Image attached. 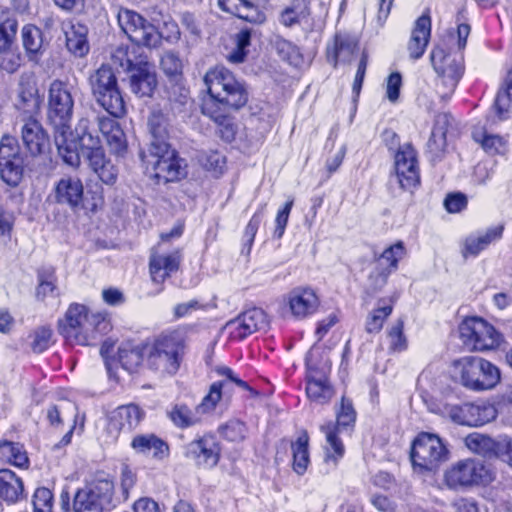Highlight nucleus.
Instances as JSON below:
<instances>
[{"label": "nucleus", "mask_w": 512, "mask_h": 512, "mask_svg": "<svg viewBox=\"0 0 512 512\" xmlns=\"http://www.w3.org/2000/svg\"><path fill=\"white\" fill-rule=\"evenodd\" d=\"M470 34V26L466 23L457 25L448 35L451 52H445L442 47H436L431 52V62L439 76L437 81V93L443 100H447L454 93L459 80L463 75L462 50L466 47Z\"/></svg>", "instance_id": "1"}, {"label": "nucleus", "mask_w": 512, "mask_h": 512, "mask_svg": "<svg viewBox=\"0 0 512 512\" xmlns=\"http://www.w3.org/2000/svg\"><path fill=\"white\" fill-rule=\"evenodd\" d=\"M48 118L54 127V141L59 155L65 163L74 165L78 162L76 143L68 139L71 135L70 121L73 113L74 100L68 85L55 80L49 89Z\"/></svg>", "instance_id": "2"}, {"label": "nucleus", "mask_w": 512, "mask_h": 512, "mask_svg": "<svg viewBox=\"0 0 512 512\" xmlns=\"http://www.w3.org/2000/svg\"><path fill=\"white\" fill-rule=\"evenodd\" d=\"M111 328L106 316L91 313L81 304H71L64 319L59 321V332L70 345L88 346Z\"/></svg>", "instance_id": "3"}, {"label": "nucleus", "mask_w": 512, "mask_h": 512, "mask_svg": "<svg viewBox=\"0 0 512 512\" xmlns=\"http://www.w3.org/2000/svg\"><path fill=\"white\" fill-rule=\"evenodd\" d=\"M185 350L186 342L181 332H163L146 342V365L161 376H173L181 366Z\"/></svg>", "instance_id": "4"}, {"label": "nucleus", "mask_w": 512, "mask_h": 512, "mask_svg": "<svg viewBox=\"0 0 512 512\" xmlns=\"http://www.w3.org/2000/svg\"><path fill=\"white\" fill-rule=\"evenodd\" d=\"M356 411L350 399L342 397L339 408L336 410V422L328 421L321 425L320 430L325 435L324 446V472L329 473L336 469L339 461L345 454V446L341 435L350 433L356 422Z\"/></svg>", "instance_id": "5"}, {"label": "nucleus", "mask_w": 512, "mask_h": 512, "mask_svg": "<svg viewBox=\"0 0 512 512\" xmlns=\"http://www.w3.org/2000/svg\"><path fill=\"white\" fill-rule=\"evenodd\" d=\"M145 172L158 182H174L186 176V165L167 141L150 144L141 153Z\"/></svg>", "instance_id": "6"}, {"label": "nucleus", "mask_w": 512, "mask_h": 512, "mask_svg": "<svg viewBox=\"0 0 512 512\" xmlns=\"http://www.w3.org/2000/svg\"><path fill=\"white\" fill-rule=\"evenodd\" d=\"M451 373L464 387L473 391L492 389L500 381V370L496 365L474 356L454 360Z\"/></svg>", "instance_id": "7"}, {"label": "nucleus", "mask_w": 512, "mask_h": 512, "mask_svg": "<svg viewBox=\"0 0 512 512\" xmlns=\"http://www.w3.org/2000/svg\"><path fill=\"white\" fill-rule=\"evenodd\" d=\"M493 471L482 461L468 458L450 465L443 474V482L450 490H468L493 482Z\"/></svg>", "instance_id": "8"}, {"label": "nucleus", "mask_w": 512, "mask_h": 512, "mask_svg": "<svg viewBox=\"0 0 512 512\" xmlns=\"http://www.w3.org/2000/svg\"><path fill=\"white\" fill-rule=\"evenodd\" d=\"M114 482L108 477H95L78 488L73 496V512H107L115 504Z\"/></svg>", "instance_id": "9"}, {"label": "nucleus", "mask_w": 512, "mask_h": 512, "mask_svg": "<svg viewBox=\"0 0 512 512\" xmlns=\"http://www.w3.org/2000/svg\"><path fill=\"white\" fill-rule=\"evenodd\" d=\"M449 454L447 444L438 435L421 432L412 443L411 461L418 473L435 472Z\"/></svg>", "instance_id": "10"}, {"label": "nucleus", "mask_w": 512, "mask_h": 512, "mask_svg": "<svg viewBox=\"0 0 512 512\" xmlns=\"http://www.w3.org/2000/svg\"><path fill=\"white\" fill-rule=\"evenodd\" d=\"M89 84L97 103L113 117L125 114V103L113 69L102 65L89 77Z\"/></svg>", "instance_id": "11"}, {"label": "nucleus", "mask_w": 512, "mask_h": 512, "mask_svg": "<svg viewBox=\"0 0 512 512\" xmlns=\"http://www.w3.org/2000/svg\"><path fill=\"white\" fill-rule=\"evenodd\" d=\"M204 83L210 96L222 98L235 110L243 107L248 101V93L244 84L225 67L216 66L204 77Z\"/></svg>", "instance_id": "12"}, {"label": "nucleus", "mask_w": 512, "mask_h": 512, "mask_svg": "<svg viewBox=\"0 0 512 512\" xmlns=\"http://www.w3.org/2000/svg\"><path fill=\"white\" fill-rule=\"evenodd\" d=\"M459 334L468 350L486 351L496 348L501 336L496 329L480 317H468L459 325Z\"/></svg>", "instance_id": "13"}, {"label": "nucleus", "mask_w": 512, "mask_h": 512, "mask_svg": "<svg viewBox=\"0 0 512 512\" xmlns=\"http://www.w3.org/2000/svg\"><path fill=\"white\" fill-rule=\"evenodd\" d=\"M114 63L130 71V89L138 97L152 96L156 86L157 77L153 67L147 62H140L134 66L124 48H118L112 55Z\"/></svg>", "instance_id": "14"}, {"label": "nucleus", "mask_w": 512, "mask_h": 512, "mask_svg": "<svg viewBox=\"0 0 512 512\" xmlns=\"http://www.w3.org/2000/svg\"><path fill=\"white\" fill-rule=\"evenodd\" d=\"M118 23L128 38L139 46L156 47L161 35L154 25L135 11L123 9L118 13Z\"/></svg>", "instance_id": "15"}, {"label": "nucleus", "mask_w": 512, "mask_h": 512, "mask_svg": "<svg viewBox=\"0 0 512 512\" xmlns=\"http://www.w3.org/2000/svg\"><path fill=\"white\" fill-rule=\"evenodd\" d=\"M184 455L196 466L204 469L214 468L221 456V445L213 434H204L185 446Z\"/></svg>", "instance_id": "16"}, {"label": "nucleus", "mask_w": 512, "mask_h": 512, "mask_svg": "<svg viewBox=\"0 0 512 512\" xmlns=\"http://www.w3.org/2000/svg\"><path fill=\"white\" fill-rule=\"evenodd\" d=\"M1 178L10 186H17L23 175V159L19 147L12 137H3L0 142Z\"/></svg>", "instance_id": "17"}, {"label": "nucleus", "mask_w": 512, "mask_h": 512, "mask_svg": "<svg viewBox=\"0 0 512 512\" xmlns=\"http://www.w3.org/2000/svg\"><path fill=\"white\" fill-rule=\"evenodd\" d=\"M395 172L401 188L409 190L420 182L417 153L410 144L400 146L395 154Z\"/></svg>", "instance_id": "18"}, {"label": "nucleus", "mask_w": 512, "mask_h": 512, "mask_svg": "<svg viewBox=\"0 0 512 512\" xmlns=\"http://www.w3.org/2000/svg\"><path fill=\"white\" fill-rule=\"evenodd\" d=\"M268 326L266 313L261 308H251L226 324L230 336L242 340Z\"/></svg>", "instance_id": "19"}, {"label": "nucleus", "mask_w": 512, "mask_h": 512, "mask_svg": "<svg viewBox=\"0 0 512 512\" xmlns=\"http://www.w3.org/2000/svg\"><path fill=\"white\" fill-rule=\"evenodd\" d=\"M56 203L66 205L72 210L82 207L84 186L82 180L76 176H64L56 182L54 189Z\"/></svg>", "instance_id": "20"}, {"label": "nucleus", "mask_w": 512, "mask_h": 512, "mask_svg": "<svg viewBox=\"0 0 512 512\" xmlns=\"http://www.w3.org/2000/svg\"><path fill=\"white\" fill-rule=\"evenodd\" d=\"M222 98L224 97L216 98L209 95L208 98L204 99L201 110L204 115L223 127L221 129L222 136L227 141H231L234 138L235 130L229 118V111L234 108Z\"/></svg>", "instance_id": "21"}, {"label": "nucleus", "mask_w": 512, "mask_h": 512, "mask_svg": "<svg viewBox=\"0 0 512 512\" xmlns=\"http://www.w3.org/2000/svg\"><path fill=\"white\" fill-rule=\"evenodd\" d=\"M312 353L306 356V365L308 368L306 393L312 401L324 404L330 401L333 396V389L328 382L325 372L315 368L311 361Z\"/></svg>", "instance_id": "22"}, {"label": "nucleus", "mask_w": 512, "mask_h": 512, "mask_svg": "<svg viewBox=\"0 0 512 512\" xmlns=\"http://www.w3.org/2000/svg\"><path fill=\"white\" fill-rule=\"evenodd\" d=\"M286 302L291 314L297 319H304L314 314L320 303L316 292L307 287L291 290L286 296Z\"/></svg>", "instance_id": "23"}, {"label": "nucleus", "mask_w": 512, "mask_h": 512, "mask_svg": "<svg viewBox=\"0 0 512 512\" xmlns=\"http://www.w3.org/2000/svg\"><path fill=\"white\" fill-rule=\"evenodd\" d=\"M503 234L502 226L490 227L484 231H477L467 236L461 246V254L467 259L469 257H476L488 246L499 239Z\"/></svg>", "instance_id": "24"}, {"label": "nucleus", "mask_w": 512, "mask_h": 512, "mask_svg": "<svg viewBox=\"0 0 512 512\" xmlns=\"http://www.w3.org/2000/svg\"><path fill=\"white\" fill-rule=\"evenodd\" d=\"M359 49V39L349 33H337L332 45L327 47V57L336 67L339 63H350Z\"/></svg>", "instance_id": "25"}, {"label": "nucleus", "mask_w": 512, "mask_h": 512, "mask_svg": "<svg viewBox=\"0 0 512 512\" xmlns=\"http://www.w3.org/2000/svg\"><path fill=\"white\" fill-rule=\"evenodd\" d=\"M41 104L33 74H22L18 84L16 107L25 113H37Z\"/></svg>", "instance_id": "26"}, {"label": "nucleus", "mask_w": 512, "mask_h": 512, "mask_svg": "<svg viewBox=\"0 0 512 512\" xmlns=\"http://www.w3.org/2000/svg\"><path fill=\"white\" fill-rule=\"evenodd\" d=\"M219 7L240 19L254 24H262L266 20L264 10L250 0H218Z\"/></svg>", "instance_id": "27"}, {"label": "nucleus", "mask_w": 512, "mask_h": 512, "mask_svg": "<svg viewBox=\"0 0 512 512\" xmlns=\"http://www.w3.org/2000/svg\"><path fill=\"white\" fill-rule=\"evenodd\" d=\"M430 36L431 18L428 13H424L415 21L407 44L410 58L417 60L424 55Z\"/></svg>", "instance_id": "28"}, {"label": "nucleus", "mask_w": 512, "mask_h": 512, "mask_svg": "<svg viewBox=\"0 0 512 512\" xmlns=\"http://www.w3.org/2000/svg\"><path fill=\"white\" fill-rule=\"evenodd\" d=\"M181 255L178 251L169 254H152L149 268L153 282L161 284L180 266Z\"/></svg>", "instance_id": "29"}, {"label": "nucleus", "mask_w": 512, "mask_h": 512, "mask_svg": "<svg viewBox=\"0 0 512 512\" xmlns=\"http://www.w3.org/2000/svg\"><path fill=\"white\" fill-rule=\"evenodd\" d=\"M144 417V412L134 404L118 407L109 421V428L115 431H131L135 429Z\"/></svg>", "instance_id": "30"}, {"label": "nucleus", "mask_w": 512, "mask_h": 512, "mask_svg": "<svg viewBox=\"0 0 512 512\" xmlns=\"http://www.w3.org/2000/svg\"><path fill=\"white\" fill-rule=\"evenodd\" d=\"M21 138L24 146L31 155L41 154L48 144V138L41 124L29 118L21 129Z\"/></svg>", "instance_id": "31"}, {"label": "nucleus", "mask_w": 512, "mask_h": 512, "mask_svg": "<svg viewBox=\"0 0 512 512\" xmlns=\"http://www.w3.org/2000/svg\"><path fill=\"white\" fill-rule=\"evenodd\" d=\"M99 130L105 138L111 152L122 155L127 149L125 133L119 123L108 117L99 118Z\"/></svg>", "instance_id": "32"}, {"label": "nucleus", "mask_w": 512, "mask_h": 512, "mask_svg": "<svg viewBox=\"0 0 512 512\" xmlns=\"http://www.w3.org/2000/svg\"><path fill=\"white\" fill-rule=\"evenodd\" d=\"M131 447L137 454L163 459L168 455V445L154 434L136 435L131 442Z\"/></svg>", "instance_id": "33"}, {"label": "nucleus", "mask_w": 512, "mask_h": 512, "mask_svg": "<svg viewBox=\"0 0 512 512\" xmlns=\"http://www.w3.org/2000/svg\"><path fill=\"white\" fill-rule=\"evenodd\" d=\"M23 493L21 478L10 469H0V500L14 504L22 498Z\"/></svg>", "instance_id": "34"}, {"label": "nucleus", "mask_w": 512, "mask_h": 512, "mask_svg": "<svg viewBox=\"0 0 512 512\" xmlns=\"http://www.w3.org/2000/svg\"><path fill=\"white\" fill-rule=\"evenodd\" d=\"M75 134L74 136L73 132L71 131V135L68 134V139H73L76 143V154L77 158L79 159V152L78 149L81 150L82 155L85 153H88V151L96 150V148H101L100 140L98 137L93 136L92 133L89 131V121L88 119H81L76 128H75ZM79 164V161L74 164L73 166H77Z\"/></svg>", "instance_id": "35"}, {"label": "nucleus", "mask_w": 512, "mask_h": 512, "mask_svg": "<svg viewBox=\"0 0 512 512\" xmlns=\"http://www.w3.org/2000/svg\"><path fill=\"white\" fill-rule=\"evenodd\" d=\"M146 359V343L143 345L123 344L118 350V360L123 369L129 373L135 372Z\"/></svg>", "instance_id": "36"}, {"label": "nucleus", "mask_w": 512, "mask_h": 512, "mask_svg": "<svg viewBox=\"0 0 512 512\" xmlns=\"http://www.w3.org/2000/svg\"><path fill=\"white\" fill-rule=\"evenodd\" d=\"M170 420L175 426L185 429L201 423L203 415L198 407L190 408L185 404H177L168 412Z\"/></svg>", "instance_id": "37"}, {"label": "nucleus", "mask_w": 512, "mask_h": 512, "mask_svg": "<svg viewBox=\"0 0 512 512\" xmlns=\"http://www.w3.org/2000/svg\"><path fill=\"white\" fill-rule=\"evenodd\" d=\"M310 7L308 0H293L279 16V22L285 27H292L308 19Z\"/></svg>", "instance_id": "38"}, {"label": "nucleus", "mask_w": 512, "mask_h": 512, "mask_svg": "<svg viewBox=\"0 0 512 512\" xmlns=\"http://www.w3.org/2000/svg\"><path fill=\"white\" fill-rule=\"evenodd\" d=\"M466 447L484 457L496 456L498 449V439H493L481 433H471L464 439Z\"/></svg>", "instance_id": "39"}, {"label": "nucleus", "mask_w": 512, "mask_h": 512, "mask_svg": "<svg viewBox=\"0 0 512 512\" xmlns=\"http://www.w3.org/2000/svg\"><path fill=\"white\" fill-rule=\"evenodd\" d=\"M293 455V470L298 475H303L310 463L309 457V437L306 432L298 436L295 442L291 444Z\"/></svg>", "instance_id": "40"}, {"label": "nucleus", "mask_w": 512, "mask_h": 512, "mask_svg": "<svg viewBox=\"0 0 512 512\" xmlns=\"http://www.w3.org/2000/svg\"><path fill=\"white\" fill-rule=\"evenodd\" d=\"M67 49L77 57H83L89 52L87 28L83 25H72L66 32Z\"/></svg>", "instance_id": "41"}, {"label": "nucleus", "mask_w": 512, "mask_h": 512, "mask_svg": "<svg viewBox=\"0 0 512 512\" xmlns=\"http://www.w3.org/2000/svg\"><path fill=\"white\" fill-rule=\"evenodd\" d=\"M473 139L480 143L482 148L490 155L504 154L508 149V141L505 137L488 133L484 129L475 130Z\"/></svg>", "instance_id": "42"}, {"label": "nucleus", "mask_w": 512, "mask_h": 512, "mask_svg": "<svg viewBox=\"0 0 512 512\" xmlns=\"http://www.w3.org/2000/svg\"><path fill=\"white\" fill-rule=\"evenodd\" d=\"M0 461L7 462L19 468L27 467L29 463L23 445L9 441L0 443Z\"/></svg>", "instance_id": "43"}, {"label": "nucleus", "mask_w": 512, "mask_h": 512, "mask_svg": "<svg viewBox=\"0 0 512 512\" xmlns=\"http://www.w3.org/2000/svg\"><path fill=\"white\" fill-rule=\"evenodd\" d=\"M22 42L31 60H36L37 56L42 53L43 38L38 27L25 25L22 29Z\"/></svg>", "instance_id": "44"}, {"label": "nucleus", "mask_w": 512, "mask_h": 512, "mask_svg": "<svg viewBox=\"0 0 512 512\" xmlns=\"http://www.w3.org/2000/svg\"><path fill=\"white\" fill-rule=\"evenodd\" d=\"M406 253L404 243L398 241L386 248L375 260V263L381 267L387 268L389 272L393 273L398 269V263L406 256Z\"/></svg>", "instance_id": "45"}, {"label": "nucleus", "mask_w": 512, "mask_h": 512, "mask_svg": "<svg viewBox=\"0 0 512 512\" xmlns=\"http://www.w3.org/2000/svg\"><path fill=\"white\" fill-rule=\"evenodd\" d=\"M451 122L452 117L447 113H441L435 117L434 126L428 141L431 149L440 150L445 147L446 133Z\"/></svg>", "instance_id": "46"}, {"label": "nucleus", "mask_w": 512, "mask_h": 512, "mask_svg": "<svg viewBox=\"0 0 512 512\" xmlns=\"http://www.w3.org/2000/svg\"><path fill=\"white\" fill-rule=\"evenodd\" d=\"M470 405V426H482L497 417V409L487 401H477Z\"/></svg>", "instance_id": "47"}, {"label": "nucleus", "mask_w": 512, "mask_h": 512, "mask_svg": "<svg viewBox=\"0 0 512 512\" xmlns=\"http://www.w3.org/2000/svg\"><path fill=\"white\" fill-rule=\"evenodd\" d=\"M494 108L500 119L508 118L512 110V68L508 72L505 88L496 96Z\"/></svg>", "instance_id": "48"}, {"label": "nucleus", "mask_w": 512, "mask_h": 512, "mask_svg": "<svg viewBox=\"0 0 512 512\" xmlns=\"http://www.w3.org/2000/svg\"><path fill=\"white\" fill-rule=\"evenodd\" d=\"M148 125L152 140L150 144L161 143L168 137V118L161 110H153Z\"/></svg>", "instance_id": "49"}, {"label": "nucleus", "mask_w": 512, "mask_h": 512, "mask_svg": "<svg viewBox=\"0 0 512 512\" xmlns=\"http://www.w3.org/2000/svg\"><path fill=\"white\" fill-rule=\"evenodd\" d=\"M228 384V381H216L210 386L208 394L202 399L201 403L197 405L198 410L201 411L203 416L215 409L217 403L222 398V393L225 391L224 388H226Z\"/></svg>", "instance_id": "50"}, {"label": "nucleus", "mask_w": 512, "mask_h": 512, "mask_svg": "<svg viewBox=\"0 0 512 512\" xmlns=\"http://www.w3.org/2000/svg\"><path fill=\"white\" fill-rule=\"evenodd\" d=\"M265 209L266 204H261L253 216L251 217L250 221L248 222L244 234H243V251L246 249V253L249 254L251 247L253 245L256 233L260 227V224L264 218L265 215Z\"/></svg>", "instance_id": "51"}, {"label": "nucleus", "mask_w": 512, "mask_h": 512, "mask_svg": "<svg viewBox=\"0 0 512 512\" xmlns=\"http://www.w3.org/2000/svg\"><path fill=\"white\" fill-rule=\"evenodd\" d=\"M393 306L391 304L382 305L375 308L366 320V331L368 333H378L385 322V320L391 315Z\"/></svg>", "instance_id": "52"}, {"label": "nucleus", "mask_w": 512, "mask_h": 512, "mask_svg": "<svg viewBox=\"0 0 512 512\" xmlns=\"http://www.w3.org/2000/svg\"><path fill=\"white\" fill-rule=\"evenodd\" d=\"M37 296L45 298L56 290L55 270L52 267L42 268L38 271Z\"/></svg>", "instance_id": "53"}, {"label": "nucleus", "mask_w": 512, "mask_h": 512, "mask_svg": "<svg viewBox=\"0 0 512 512\" xmlns=\"http://www.w3.org/2000/svg\"><path fill=\"white\" fill-rule=\"evenodd\" d=\"M404 323L398 320L388 331L389 350L393 353H400L407 349L408 342L403 332Z\"/></svg>", "instance_id": "54"}, {"label": "nucleus", "mask_w": 512, "mask_h": 512, "mask_svg": "<svg viewBox=\"0 0 512 512\" xmlns=\"http://www.w3.org/2000/svg\"><path fill=\"white\" fill-rule=\"evenodd\" d=\"M275 48L278 55L292 65H299L302 61V55L297 46L285 39H278L275 42Z\"/></svg>", "instance_id": "55"}, {"label": "nucleus", "mask_w": 512, "mask_h": 512, "mask_svg": "<svg viewBox=\"0 0 512 512\" xmlns=\"http://www.w3.org/2000/svg\"><path fill=\"white\" fill-rule=\"evenodd\" d=\"M53 332L47 326H41L33 331L30 335L32 338L31 349L35 353H42L47 350L52 343Z\"/></svg>", "instance_id": "56"}, {"label": "nucleus", "mask_w": 512, "mask_h": 512, "mask_svg": "<svg viewBox=\"0 0 512 512\" xmlns=\"http://www.w3.org/2000/svg\"><path fill=\"white\" fill-rule=\"evenodd\" d=\"M251 31L242 29L236 36V48L228 55L232 63H241L247 55V47L250 45Z\"/></svg>", "instance_id": "57"}, {"label": "nucleus", "mask_w": 512, "mask_h": 512, "mask_svg": "<svg viewBox=\"0 0 512 512\" xmlns=\"http://www.w3.org/2000/svg\"><path fill=\"white\" fill-rule=\"evenodd\" d=\"M391 274L387 268L381 267L374 262L368 275L367 289L372 293L381 290L387 284Z\"/></svg>", "instance_id": "58"}, {"label": "nucleus", "mask_w": 512, "mask_h": 512, "mask_svg": "<svg viewBox=\"0 0 512 512\" xmlns=\"http://www.w3.org/2000/svg\"><path fill=\"white\" fill-rule=\"evenodd\" d=\"M470 403L448 404L444 407V413L455 423L470 426Z\"/></svg>", "instance_id": "59"}, {"label": "nucleus", "mask_w": 512, "mask_h": 512, "mask_svg": "<svg viewBox=\"0 0 512 512\" xmlns=\"http://www.w3.org/2000/svg\"><path fill=\"white\" fill-rule=\"evenodd\" d=\"M33 512H53V494L46 487L35 490L32 499Z\"/></svg>", "instance_id": "60"}, {"label": "nucleus", "mask_w": 512, "mask_h": 512, "mask_svg": "<svg viewBox=\"0 0 512 512\" xmlns=\"http://www.w3.org/2000/svg\"><path fill=\"white\" fill-rule=\"evenodd\" d=\"M246 426L239 420H231L220 428L222 436L232 442H239L246 437Z\"/></svg>", "instance_id": "61"}, {"label": "nucleus", "mask_w": 512, "mask_h": 512, "mask_svg": "<svg viewBox=\"0 0 512 512\" xmlns=\"http://www.w3.org/2000/svg\"><path fill=\"white\" fill-rule=\"evenodd\" d=\"M17 20L7 18L0 24V53L9 48L17 33Z\"/></svg>", "instance_id": "62"}, {"label": "nucleus", "mask_w": 512, "mask_h": 512, "mask_svg": "<svg viewBox=\"0 0 512 512\" xmlns=\"http://www.w3.org/2000/svg\"><path fill=\"white\" fill-rule=\"evenodd\" d=\"M161 67L168 76H178L182 73L183 64L177 54L165 53L161 58Z\"/></svg>", "instance_id": "63"}, {"label": "nucleus", "mask_w": 512, "mask_h": 512, "mask_svg": "<svg viewBox=\"0 0 512 512\" xmlns=\"http://www.w3.org/2000/svg\"><path fill=\"white\" fill-rule=\"evenodd\" d=\"M402 76L399 72L391 73L386 80V97L391 103H396L400 96Z\"/></svg>", "instance_id": "64"}]
</instances>
